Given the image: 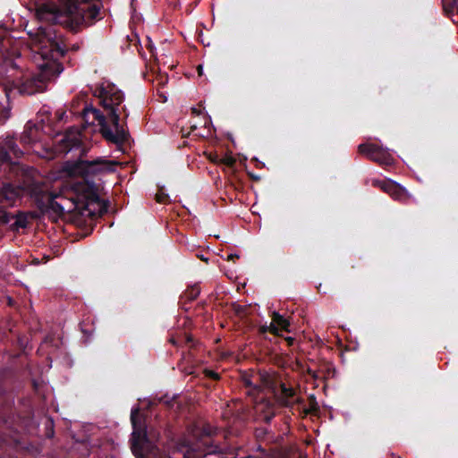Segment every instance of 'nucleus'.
I'll list each match as a JSON object with an SVG mask.
<instances>
[{
  "label": "nucleus",
  "mask_w": 458,
  "mask_h": 458,
  "mask_svg": "<svg viewBox=\"0 0 458 458\" xmlns=\"http://www.w3.org/2000/svg\"><path fill=\"white\" fill-rule=\"evenodd\" d=\"M94 96L99 99L106 114L93 106L85 107L83 119L89 124H98L102 135L107 140L121 144L129 138L126 121L129 113L123 105V93L111 82H102L94 89Z\"/></svg>",
  "instance_id": "f257e3e1"
},
{
  "label": "nucleus",
  "mask_w": 458,
  "mask_h": 458,
  "mask_svg": "<svg viewBox=\"0 0 458 458\" xmlns=\"http://www.w3.org/2000/svg\"><path fill=\"white\" fill-rule=\"evenodd\" d=\"M61 6L47 2L38 8L41 18L54 22L71 23L72 27L90 25L98 17V0H60Z\"/></svg>",
  "instance_id": "f03ea898"
},
{
  "label": "nucleus",
  "mask_w": 458,
  "mask_h": 458,
  "mask_svg": "<svg viewBox=\"0 0 458 458\" xmlns=\"http://www.w3.org/2000/svg\"><path fill=\"white\" fill-rule=\"evenodd\" d=\"M51 34L52 32L48 30L38 35L37 52L42 57L43 63L38 64L39 73L24 83L23 90L28 94L44 91L47 89V82L54 80L63 72V65L55 58L64 55V49L55 38L51 37Z\"/></svg>",
  "instance_id": "7ed1b4c3"
},
{
  "label": "nucleus",
  "mask_w": 458,
  "mask_h": 458,
  "mask_svg": "<svg viewBox=\"0 0 458 458\" xmlns=\"http://www.w3.org/2000/svg\"><path fill=\"white\" fill-rule=\"evenodd\" d=\"M131 420L133 427L131 435V451L136 458H148L157 456V451L151 443L152 433L147 434L141 427L139 419V409H133L131 414Z\"/></svg>",
  "instance_id": "20e7f679"
},
{
  "label": "nucleus",
  "mask_w": 458,
  "mask_h": 458,
  "mask_svg": "<svg viewBox=\"0 0 458 458\" xmlns=\"http://www.w3.org/2000/svg\"><path fill=\"white\" fill-rule=\"evenodd\" d=\"M77 197L74 192L63 189L59 192L49 193V205L56 212L70 213L72 212L77 206Z\"/></svg>",
  "instance_id": "39448f33"
},
{
  "label": "nucleus",
  "mask_w": 458,
  "mask_h": 458,
  "mask_svg": "<svg viewBox=\"0 0 458 458\" xmlns=\"http://www.w3.org/2000/svg\"><path fill=\"white\" fill-rule=\"evenodd\" d=\"M106 169H107L106 164L100 160H79L74 164L69 165L67 170L71 174L82 176V180L85 181L86 176Z\"/></svg>",
  "instance_id": "423d86ee"
},
{
  "label": "nucleus",
  "mask_w": 458,
  "mask_h": 458,
  "mask_svg": "<svg viewBox=\"0 0 458 458\" xmlns=\"http://www.w3.org/2000/svg\"><path fill=\"white\" fill-rule=\"evenodd\" d=\"M81 139V131L78 128H71L59 140L56 151L60 153H67L72 148L80 146Z\"/></svg>",
  "instance_id": "0eeeda50"
},
{
  "label": "nucleus",
  "mask_w": 458,
  "mask_h": 458,
  "mask_svg": "<svg viewBox=\"0 0 458 458\" xmlns=\"http://www.w3.org/2000/svg\"><path fill=\"white\" fill-rule=\"evenodd\" d=\"M277 403L285 407H292L295 403H301V398L292 388L286 386L284 384L280 386V388L275 393Z\"/></svg>",
  "instance_id": "6e6552de"
},
{
  "label": "nucleus",
  "mask_w": 458,
  "mask_h": 458,
  "mask_svg": "<svg viewBox=\"0 0 458 458\" xmlns=\"http://www.w3.org/2000/svg\"><path fill=\"white\" fill-rule=\"evenodd\" d=\"M374 184L380 187L395 200L405 201L408 198L406 191L392 181L374 182Z\"/></svg>",
  "instance_id": "1a4fd4ad"
},
{
  "label": "nucleus",
  "mask_w": 458,
  "mask_h": 458,
  "mask_svg": "<svg viewBox=\"0 0 458 458\" xmlns=\"http://www.w3.org/2000/svg\"><path fill=\"white\" fill-rule=\"evenodd\" d=\"M289 322L277 312H273L272 322L267 327H264V331L269 330L275 335H278L280 330L289 331Z\"/></svg>",
  "instance_id": "9d476101"
},
{
  "label": "nucleus",
  "mask_w": 458,
  "mask_h": 458,
  "mask_svg": "<svg viewBox=\"0 0 458 458\" xmlns=\"http://www.w3.org/2000/svg\"><path fill=\"white\" fill-rule=\"evenodd\" d=\"M247 386L253 387L255 390H260L261 387H270V379L267 376L261 374L252 375L243 378Z\"/></svg>",
  "instance_id": "9b49d317"
},
{
  "label": "nucleus",
  "mask_w": 458,
  "mask_h": 458,
  "mask_svg": "<svg viewBox=\"0 0 458 458\" xmlns=\"http://www.w3.org/2000/svg\"><path fill=\"white\" fill-rule=\"evenodd\" d=\"M359 152L371 159L372 157H377V154H384V149L376 144H360Z\"/></svg>",
  "instance_id": "f8f14e48"
},
{
  "label": "nucleus",
  "mask_w": 458,
  "mask_h": 458,
  "mask_svg": "<svg viewBox=\"0 0 458 458\" xmlns=\"http://www.w3.org/2000/svg\"><path fill=\"white\" fill-rule=\"evenodd\" d=\"M38 128L30 123H28L21 136V140L24 144H32L38 140Z\"/></svg>",
  "instance_id": "ddd939ff"
},
{
  "label": "nucleus",
  "mask_w": 458,
  "mask_h": 458,
  "mask_svg": "<svg viewBox=\"0 0 458 458\" xmlns=\"http://www.w3.org/2000/svg\"><path fill=\"white\" fill-rule=\"evenodd\" d=\"M1 147L10 153L12 159L19 158L22 156V151L17 147L13 138L5 139Z\"/></svg>",
  "instance_id": "4468645a"
},
{
  "label": "nucleus",
  "mask_w": 458,
  "mask_h": 458,
  "mask_svg": "<svg viewBox=\"0 0 458 458\" xmlns=\"http://www.w3.org/2000/svg\"><path fill=\"white\" fill-rule=\"evenodd\" d=\"M20 190L12 184H6L3 187V194L8 200H13L19 196Z\"/></svg>",
  "instance_id": "2eb2a0df"
},
{
  "label": "nucleus",
  "mask_w": 458,
  "mask_h": 458,
  "mask_svg": "<svg viewBox=\"0 0 458 458\" xmlns=\"http://www.w3.org/2000/svg\"><path fill=\"white\" fill-rule=\"evenodd\" d=\"M374 161H377L381 164H389L390 163V157L389 155L386 152L384 149V154H377V157H372L371 158Z\"/></svg>",
  "instance_id": "dca6fc26"
},
{
  "label": "nucleus",
  "mask_w": 458,
  "mask_h": 458,
  "mask_svg": "<svg viewBox=\"0 0 458 458\" xmlns=\"http://www.w3.org/2000/svg\"><path fill=\"white\" fill-rule=\"evenodd\" d=\"M9 162H13L10 153L1 147L0 148V163H9Z\"/></svg>",
  "instance_id": "f3484780"
},
{
  "label": "nucleus",
  "mask_w": 458,
  "mask_h": 458,
  "mask_svg": "<svg viewBox=\"0 0 458 458\" xmlns=\"http://www.w3.org/2000/svg\"><path fill=\"white\" fill-rule=\"evenodd\" d=\"M444 5L445 8L450 7L452 12L458 13V0H444Z\"/></svg>",
  "instance_id": "a211bd4d"
},
{
  "label": "nucleus",
  "mask_w": 458,
  "mask_h": 458,
  "mask_svg": "<svg viewBox=\"0 0 458 458\" xmlns=\"http://www.w3.org/2000/svg\"><path fill=\"white\" fill-rule=\"evenodd\" d=\"M155 81H156L157 86L163 87V86H165L167 83L168 77H167L166 74H158L156 77Z\"/></svg>",
  "instance_id": "6ab92c4d"
},
{
  "label": "nucleus",
  "mask_w": 458,
  "mask_h": 458,
  "mask_svg": "<svg viewBox=\"0 0 458 458\" xmlns=\"http://www.w3.org/2000/svg\"><path fill=\"white\" fill-rule=\"evenodd\" d=\"M220 162L227 166H233L235 163V159L233 157H225L220 159Z\"/></svg>",
  "instance_id": "aec40b11"
},
{
  "label": "nucleus",
  "mask_w": 458,
  "mask_h": 458,
  "mask_svg": "<svg viewBox=\"0 0 458 458\" xmlns=\"http://www.w3.org/2000/svg\"><path fill=\"white\" fill-rule=\"evenodd\" d=\"M168 199V196L163 192H159L156 194V199L159 203H165Z\"/></svg>",
  "instance_id": "412c9836"
},
{
  "label": "nucleus",
  "mask_w": 458,
  "mask_h": 458,
  "mask_svg": "<svg viewBox=\"0 0 458 458\" xmlns=\"http://www.w3.org/2000/svg\"><path fill=\"white\" fill-rule=\"evenodd\" d=\"M85 188L90 189V186L88 184L85 185L82 182H79L75 186V191H77V192L83 191Z\"/></svg>",
  "instance_id": "4be33fe9"
},
{
  "label": "nucleus",
  "mask_w": 458,
  "mask_h": 458,
  "mask_svg": "<svg viewBox=\"0 0 458 458\" xmlns=\"http://www.w3.org/2000/svg\"><path fill=\"white\" fill-rule=\"evenodd\" d=\"M207 376L213 378V379H218L219 376L216 372L215 371H212V370H208L206 372Z\"/></svg>",
  "instance_id": "5701e85b"
},
{
  "label": "nucleus",
  "mask_w": 458,
  "mask_h": 458,
  "mask_svg": "<svg viewBox=\"0 0 458 458\" xmlns=\"http://www.w3.org/2000/svg\"><path fill=\"white\" fill-rule=\"evenodd\" d=\"M268 405V403H262L260 402L259 403L257 404L256 406V410L257 411H263L264 410V407Z\"/></svg>",
  "instance_id": "b1692460"
},
{
  "label": "nucleus",
  "mask_w": 458,
  "mask_h": 458,
  "mask_svg": "<svg viewBox=\"0 0 458 458\" xmlns=\"http://www.w3.org/2000/svg\"><path fill=\"white\" fill-rule=\"evenodd\" d=\"M55 115L57 117L58 120H64V116H65V112H61V111H57L55 113Z\"/></svg>",
  "instance_id": "393cba45"
},
{
  "label": "nucleus",
  "mask_w": 458,
  "mask_h": 458,
  "mask_svg": "<svg viewBox=\"0 0 458 458\" xmlns=\"http://www.w3.org/2000/svg\"><path fill=\"white\" fill-rule=\"evenodd\" d=\"M273 416H274V411L267 412V414H265V419L267 420H269Z\"/></svg>",
  "instance_id": "a878e982"
},
{
  "label": "nucleus",
  "mask_w": 458,
  "mask_h": 458,
  "mask_svg": "<svg viewBox=\"0 0 458 458\" xmlns=\"http://www.w3.org/2000/svg\"><path fill=\"white\" fill-rule=\"evenodd\" d=\"M203 432H204L205 435H208V436L212 434V431H211L210 428H204Z\"/></svg>",
  "instance_id": "bb28decb"
},
{
  "label": "nucleus",
  "mask_w": 458,
  "mask_h": 458,
  "mask_svg": "<svg viewBox=\"0 0 458 458\" xmlns=\"http://www.w3.org/2000/svg\"><path fill=\"white\" fill-rule=\"evenodd\" d=\"M159 95H160V98H162L163 102H165L166 99H167V97L164 93H162V92Z\"/></svg>",
  "instance_id": "cd10ccee"
},
{
  "label": "nucleus",
  "mask_w": 458,
  "mask_h": 458,
  "mask_svg": "<svg viewBox=\"0 0 458 458\" xmlns=\"http://www.w3.org/2000/svg\"><path fill=\"white\" fill-rule=\"evenodd\" d=\"M18 223H19V226H21V227H24L25 226V225L23 223H21V222H18Z\"/></svg>",
  "instance_id": "c85d7f7f"
},
{
  "label": "nucleus",
  "mask_w": 458,
  "mask_h": 458,
  "mask_svg": "<svg viewBox=\"0 0 458 458\" xmlns=\"http://www.w3.org/2000/svg\"><path fill=\"white\" fill-rule=\"evenodd\" d=\"M200 259L206 262H208V259H205L203 256L200 257Z\"/></svg>",
  "instance_id": "c756f323"
},
{
  "label": "nucleus",
  "mask_w": 458,
  "mask_h": 458,
  "mask_svg": "<svg viewBox=\"0 0 458 458\" xmlns=\"http://www.w3.org/2000/svg\"><path fill=\"white\" fill-rule=\"evenodd\" d=\"M233 257H234L233 255H230L228 258L229 259H233Z\"/></svg>",
  "instance_id": "7c9ffc66"
},
{
  "label": "nucleus",
  "mask_w": 458,
  "mask_h": 458,
  "mask_svg": "<svg viewBox=\"0 0 458 458\" xmlns=\"http://www.w3.org/2000/svg\"><path fill=\"white\" fill-rule=\"evenodd\" d=\"M189 454H184V456H186L187 458H190V456H188Z\"/></svg>",
  "instance_id": "2f4dec72"
}]
</instances>
